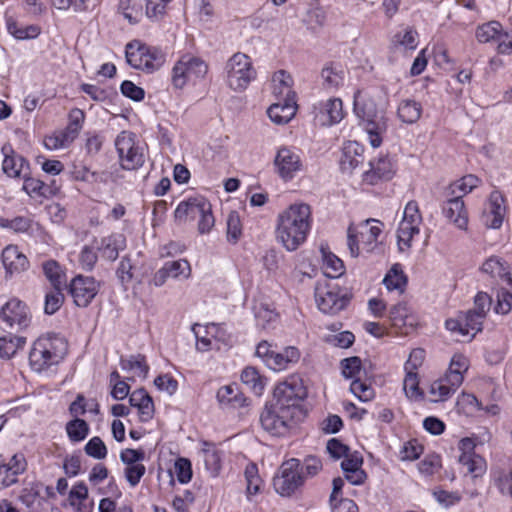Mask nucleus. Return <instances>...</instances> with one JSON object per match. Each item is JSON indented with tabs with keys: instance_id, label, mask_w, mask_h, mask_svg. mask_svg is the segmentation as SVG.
Instances as JSON below:
<instances>
[{
	"instance_id": "36",
	"label": "nucleus",
	"mask_w": 512,
	"mask_h": 512,
	"mask_svg": "<svg viewBox=\"0 0 512 512\" xmlns=\"http://www.w3.org/2000/svg\"><path fill=\"white\" fill-rule=\"evenodd\" d=\"M241 381L256 396L263 393L265 387V378L262 377L254 367H246L241 373Z\"/></svg>"
},
{
	"instance_id": "37",
	"label": "nucleus",
	"mask_w": 512,
	"mask_h": 512,
	"mask_svg": "<svg viewBox=\"0 0 512 512\" xmlns=\"http://www.w3.org/2000/svg\"><path fill=\"white\" fill-rule=\"evenodd\" d=\"M76 136L66 128L47 136L44 139V145L49 150H58L68 147Z\"/></svg>"
},
{
	"instance_id": "43",
	"label": "nucleus",
	"mask_w": 512,
	"mask_h": 512,
	"mask_svg": "<svg viewBox=\"0 0 512 512\" xmlns=\"http://www.w3.org/2000/svg\"><path fill=\"white\" fill-rule=\"evenodd\" d=\"M66 432L72 442H80L84 440L89 433V426L83 419H72L66 424Z\"/></svg>"
},
{
	"instance_id": "49",
	"label": "nucleus",
	"mask_w": 512,
	"mask_h": 512,
	"mask_svg": "<svg viewBox=\"0 0 512 512\" xmlns=\"http://www.w3.org/2000/svg\"><path fill=\"white\" fill-rule=\"evenodd\" d=\"M62 289L63 287H53V289L46 294L44 305L46 314L52 315L62 306L64 302Z\"/></svg>"
},
{
	"instance_id": "50",
	"label": "nucleus",
	"mask_w": 512,
	"mask_h": 512,
	"mask_svg": "<svg viewBox=\"0 0 512 512\" xmlns=\"http://www.w3.org/2000/svg\"><path fill=\"white\" fill-rule=\"evenodd\" d=\"M457 406L459 410L463 411L467 415L483 409L482 403L475 395L464 392L459 395L457 399Z\"/></svg>"
},
{
	"instance_id": "38",
	"label": "nucleus",
	"mask_w": 512,
	"mask_h": 512,
	"mask_svg": "<svg viewBox=\"0 0 512 512\" xmlns=\"http://www.w3.org/2000/svg\"><path fill=\"white\" fill-rule=\"evenodd\" d=\"M8 32L18 40L34 39L40 34V27L37 25L19 26L13 19L7 20Z\"/></svg>"
},
{
	"instance_id": "59",
	"label": "nucleus",
	"mask_w": 512,
	"mask_h": 512,
	"mask_svg": "<svg viewBox=\"0 0 512 512\" xmlns=\"http://www.w3.org/2000/svg\"><path fill=\"white\" fill-rule=\"evenodd\" d=\"M86 454L95 459H104L107 455V448L102 439L98 436L92 437L85 445Z\"/></svg>"
},
{
	"instance_id": "55",
	"label": "nucleus",
	"mask_w": 512,
	"mask_h": 512,
	"mask_svg": "<svg viewBox=\"0 0 512 512\" xmlns=\"http://www.w3.org/2000/svg\"><path fill=\"white\" fill-rule=\"evenodd\" d=\"M403 389L406 396L410 399H418L421 396L417 373L414 372V370H406V376L403 381Z\"/></svg>"
},
{
	"instance_id": "2",
	"label": "nucleus",
	"mask_w": 512,
	"mask_h": 512,
	"mask_svg": "<svg viewBox=\"0 0 512 512\" xmlns=\"http://www.w3.org/2000/svg\"><path fill=\"white\" fill-rule=\"evenodd\" d=\"M312 226V210L306 203H294L281 211L276 219V240L289 252L296 251L307 240Z\"/></svg>"
},
{
	"instance_id": "56",
	"label": "nucleus",
	"mask_w": 512,
	"mask_h": 512,
	"mask_svg": "<svg viewBox=\"0 0 512 512\" xmlns=\"http://www.w3.org/2000/svg\"><path fill=\"white\" fill-rule=\"evenodd\" d=\"M497 303L494 310L497 314L505 315L510 312L512 308V289L509 287H502L496 295Z\"/></svg>"
},
{
	"instance_id": "15",
	"label": "nucleus",
	"mask_w": 512,
	"mask_h": 512,
	"mask_svg": "<svg viewBox=\"0 0 512 512\" xmlns=\"http://www.w3.org/2000/svg\"><path fill=\"white\" fill-rule=\"evenodd\" d=\"M99 291V283L93 277L78 275L70 283L69 292L78 307H87Z\"/></svg>"
},
{
	"instance_id": "35",
	"label": "nucleus",
	"mask_w": 512,
	"mask_h": 512,
	"mask_svg": "<svg viewBox=\"0 0 512 512\" xmlns=\"http://www.w3.org/2000/svg\"><path fill=\"white\" fill-rule=\"evenodd\" d=\"M399 119L407 124H413L418 121L422 113V106L415 100H403L398 106Z\"/></svg>"
},
{
	"instance_id": "7",
	"label": "nucleus",
	"mask_w": 512,
	"mask_h": 512,
	"mask_svg": "<svg viewBox=\"0 0 512 512\" xmlns=\"http://www.w3.org/2000/svg\"><path fill=\"white\" fill-rule=\"evenodd\" d=\"M382 223L375 219H368L357 226H349L347 245L352 257H357L360 249L372 252L378 245V237L382 232Z\"/></svg>"
},
{
	"instance_id": "47",
	"label": "nucleus",
	"mask_w": 512,
	"mask_h": 512,
	"mask_svg": "<svg viewBox=\"0 0 512 512\" xmlns=\"http://www.w3.org/2000/svg\"><path fill=\"white\" fill-rule=\"evenodd\" d=\"M43 272L50 281L52 287H63L65 284V274L59 264L54 260L43 263Z\"/></svg>"
},
{
	"instance_id": "4",
	"label": "nucleus",
	"mask_w": 512,
	"mask_h": 512,
	"mask_svg": "<svg viewBox=\"0 0 512 512\" xmlns=\"http://www.w3.org/2000/svg\"><path fill=\"white\" fill-rule=\"evenodd\" d=\"M68 345L63 337L48 334L39 337L29 353V363L36 372H42L57 365L66 355Z\"/></svg>"
},
{
	"instance_id": "13",
	"label": "nucleus",
	"mask_w": 512,
	"mask_h": 512,
	"mask_svg": "<svg viewBox=\"0 0 512 512\" xmlns=\"http://www.w3.org/2000/svg\"><path fill=\"white\" fill-rule=\"evenodd\" d=\"M299 461L290 459L281 466V475L274 478V488L281 496L292 495L303 483Z\"/></svg>"
},
{
	"instance_id": "46",
	"label": "nucleus",
	"mask_w": 512,
	"mask_h": 512,
	"mask_svg": "<svg viewBox=\"0 0 512 512\" xmlns=\"http://www.w3.org/2000/svg\"><path fill=\"white\" fill-rule=\"evenodd\" d=\"M459 462L465 466L467 472L473 474L474 477L480 476L485 471V461L479 455L462 453L459 456Z\"/></svg>"
},
{
	"instance_id": "64",
	"label": "nucleus",
	"mask_w": 512,
	"mask_h": 512,
	"mask_svg": "<svg viewBox=\"0 0 512 512\" xmlns=\"http://www.w3.org/2000/svg\"><path fill=\"white\" fill-rule=\"evenodd\" d=\"M205 326L195 324L192 327L194 335L196 337V348L198 351L206 352L212 349V337L204 332Z\"/></svg>"
},
{
	"instance_id": "51",
	"label": "nucleus",
	"mask_w": 512,
	"mask_h": 512,
	"mask_svg": "<svg viewBox=\"0 0 512 512\" xmlns=\"http://www.w3.org/2000/svg\"><path fill=\"white\" fill-rule=\"evenodd\" d=\"M493 481L501 495L512 499V468L509 471L498 472Z\"/></svg>"
},
{
	"instance_id": "53",
	"label": "nucleus",
	"mask_w": 512,
	"mask_h": 512,
	"mask_svg": "<svg viewBox=\"0 0 512 512\" xmlns=\"http://www.w3.org/2000/svg\"><path fill=\"white\" fill-rule=\"evenodd\" d=\"M242 235L240 216L236 211H231L227 217V239L236 243Z\"/></svg>"
},
{
	"instance_id": "17",
	"label": "nucleus",
	"mask_w": 512,
	"mask_h": 512,
	"mask_svg": "<svg viewBox=\"0 0 512 512\" xmlns=\"http://www.w3.org/2000/svg\"><path fill=\"white\" fill-rule=\"evenodd\" d=\"M315 300L319 310L326 314H335L346 306V299L340 297L336 287L318 284L315 288Z\"/></svg>"
},
{
	"instance_id": "44",
	"label": "nucleus",
	"mask_w": 512,
	"mask_h": 512,
	"mask_svg": "<svg viewBox=\"0 0 512 512\" xmlns=\"http://www.w3.org/2000/svg\"><path fill=\"white\" fill-rule=\"evenodd\" d=\"M119 9L124 18L131 24L139 22L142 17V4L140 0H120Z\"/></svg>"
},
{
	"instance_id": "26",
	"label": "nucleus",
	"mask_w": 512,
	"mask_h": 512,
	"mask_svg": "<svg viewBox=\"0 0 512 512\" xmlns=\"http://www.w3.org/2000/svg\"><path fill=\"white\" fill-rule=\"evenodd\" d=\"M292 77L284 70L274 73L272 78V92L276 100H296V94L292 90Z\"/></svg>"
},
{
	"instance_id": "9",
	"label": "nucleus",
	"mask_w": 512,
	"mask_h": 512,
	"mask_svg": "<svg viewBox=\"0 0 512 512\" xmlns=\"http://www.w3.org/2000/svg\"><path fill=\"white\" fill-rule=\"evenodd\" d=\"M422 215L416 201H409L403 211V218L397 230V242L401 251L411 247L412 239L420 232Z\"/></svg>"
},
{
	"instance_id": "29",
	"label": "nucleus",
	"mask_w": 512,
	"mask_h": 512,
	"mask_svg": "<svg viewBox=\"0 0 512 512\" xmlns=\"http://www.w3.org/2000/svg\"><path fill=\"white\" fill-rule=\"evenodd\" d=\"M23 186L22 189L30 197H42L49 198L58 193V188L52 189L49 184H45L43 181L29 177L28 172L23 174Z\"/></svg>"
},
{
	"instance_id": "28",
	"label": "nucleus",
	"mask_w": 512,
	"mask_h": 512,
	"mask_svg": "<svg viewBox=\"0 0 512 512\" xmlns=\"http://www.w3.org/2000/svg\"><path fill=\"white\" fill-rule=\"evenodd\" d=\"M300 353L296 347H286L282 352L274 351V354L266 360V365L274 371L287 369L290 364L298 362Z\"/></svg>"
},
{
	"instance_id": "45",
	"label": "nucleus",
	"mask_w": 512,
	"mask_h": 512,
	"mask_svg": "<svg viewBox=\"0 0 512 512\" xmlns=\"http://www.w3.org/2000/svg\"><path fill=\"white\" fill-rule=\"evenodd\" d=\"M393 43L405 50H415L418 46V33L415 29L406 27L394 35Z\"/></svg>"
},
{
	"instance_id": "52",
	"label": "nucleus",
	"mask_w": 512,
	"mask_h": 512,
	"mask_svg": "<svg viewBox=\"0 0 512 512\" xmlns=\"http://www.w3.org/2000/svg\"><path fill=\"white\" fill-rule=\"evenodd\" d=\"M88 498V488L84 482L75 484L69 492L68 501L76 511L82 510V503Z\"/></svg>"
},
{
	"instance_id": "8",
	"label": "nucleus",
	"mask_w": 512,
	"mask_h": 512,
	"mask_svg": "<svg viewBox=\"0 0 512 512\" xmlns=\"http://www.w3.org/2000/svg\"><path fill=\"white\" fill-rule=\"evenodd\" d=\"M208 72L207 63L199 57L183 55L172 70V84L182 89L188 82L203 79Z\"/></svg>"
},
{
	"instance_id": "39",
	"label": "nucleus",
	"mask_w": 512,
	"mask_h": 512,
	"mask_svg": "<svg viewBox=\"0 0 512 512\" xmlns=\"http://www.w3.org/2000/svg\"><path fill=\"white\" fill-rule=\"evenodd\" d=\"M392 325L395 327L413 326L414 318L410 315L409 308L404 303L394 305L389 312Z\"/></svg>"
},
{
	"instance_id": "33",
	"label": "nucleus",
	"mask_w": 512,
	"mask_h": 512,
	"mask_svg": "<svg viewBox=\"0 0 512 512\" xmlns=\"http://www.w3.org/2000/svg\"><path fill=\"white\" fill-rule=\"evenodd\" d=\"M458 388L459 387L452 386V381L445 375L431 384L429 389V394L432 396L431 401H445L454 394Z\"/></svg>"
},
{
	"instance_id": "6",
	"label": "nucleus",
	"mask_w": 512,
	"mask_h": 512,
	"mask_svg": "<svg viewBox=\"0 0 512 512\" xmlns=\"http://www.w3.org/2000/svg\"><path fill=\"white\" fill-rule=\"evenodd\" d=\"M174 215L180 223L198 219L200 234L209 233L215 223L211 204L203 196H193L181 201Z\"/></svg>"
},
{
	"instance_id": "25",
	"label": "nucleus",
	"mask_w": 512,
	"mask_h": 512,
	"mask_svg": "<svg viewBox=\"0 0 512 512\" xmlns=\"http://www.w3.org/2000/svg\"><path fill=\"white\" fill-rule=\"evenodd\" d=\"M296 100H277L267 110V114L272 122L282 125L288 123L296 113Z\"/></svg>"
},
{
	"instance_id": "41",
	"label": "nucleus",
	"mask_w": 512,
	"mask_h": 512,
	"mask_svg": "<svg viewBox=\"0 0 512 512\" xmlns=\"http://www.w3.org/2000/svg\"><path fill=\"white\" fill-rule=\"evenodd\" d=\"M123 242L122 236H109L101 240L98 249L101 256L109 261H114L118 257L120 244Z\"/></svg>"
},
{
	"instance_id": "42",
	"label": "nucleus",
	"mask_w": 512,
	"mask_h": 512,
	"mask_svg": "<svg viewBox=\"0 0 512 512\" xmlns=\"http://www.w3.org/2000/svg\"><path fill=\"white\" fill-rule=\"evenodd\" d=\"M121 368L125 371L133 372L134 375L145 378L149 367L142 355L130 356L127 359H121Z\"/></svg>"
},
{
	"instance_id": "48",
	"label": "nucleus",
	"mask_w": 512,
	"mask_h": 512,
	"mask_svg": "<svg viewBox=\"0 0 512 512\" xmlns=\"http://www.w3.org/2000/svg\"><path fill=\"white\" fill-rule=\"evenodd\" d=\"M170 278L183 277L188 279L191 276V266L186 259L167 261L164 263Z\"/></svg>"
},
{
	"instance_id": "63",
	"label": "nucleus",
	"mask_w": 512,
	"mask_h": 512,
	"mask_svg": "<svg viewBox=\"0 0 512 512\" xmlns=\"http://www.w3.org/2000/svg\"><path fill=\"white\" fill-rule=\"evenodd\" d=\"M175 473L177 476V480L182 483H188L192 478V468L191 463L186 458H179L176 460L175 465Z\"/></svg>"
},
{
	"instance_id": "30",
	"label": "nucleus",
	"mask_w": 512,
	"mask_h": 512,
	"mask_svg": "<svg viewBox=\"0 0 512 512\" xmlns=\"http://www.w3.org/2000/svg\"><path fill=\"white\" fill-rule=\"evenodd\" d=\"M345 71L340 65L328 64L321 70L322 86L327 90H337L344 83Z\"/></svg>"
},
{
	"instance_id": "1",
	"label": "nucleus",
	"mask_w": 512,
	"mask_h": 512,
	"mask_svg": "<svg viewBox=\"0 0 512 512\" xmlns=\"http://www.w3.org/2000/svg\"><path fill=\"white\" fill-rule=\"evenodd\" d=\"M305 397L306 389L298 378L278 384L274 389L273 400L265 405L260 415L262 428L277 437L288 434L305 416L302 406Z\"/></svg>"
},
{
	"instance_id": "61",
	"label": "nucleus",
	"mask_w": 512,
	"mask_h": 512,
	"mask_svg": "<svg viewBox=\"0 0 512 512\" xmlns=\"http://www.w3.org/2000/svg\"><path fill=\"white\" fill-rule=\"evenodd\" d=\"M350 391L361 401L366 402L371 400L374 397L373 388L362 382L360 378H357L352 381L350 385Z\"/></svg>"
},
{
	"instance_id": "34",
	"label": "nucleus",
	"mask_w": 512,
	"mask_h": 512,
	"mask_svg": "<svg viewBox=\"0 0 512 512\" xmlns=\"http://www.w3.org/2000/svg\"><path fill=\"white\" fill-rule=\"evenodd\" d=\"M26 344V337L8 334L0 337V358L10 359Z\"/></svg>"
},
{
	"instance_id": "11",
	"label": "nucleus",
	"mask_w": 512,
	"mask_h": 512,
	"mask_svg": "<svg viewBox=\"0 0 512 512\" xmlns=\"http://www.w3.org/2000/svg\"><path fill=\"white\" fill-rule=\"evenodd\" d=\"M484 318L471 310L446 320L445 326L457 340L470 341L482 330Z\"/></svg>"
},
{
	"instance_id": "23",
	"label": "nucleus",
	"mask_w": 512,
	"mask_h": 512,
	"mask_svg": "<svg viewBox=\"0 0 512 512\" xmlns=\"http://www.w3.org/2000/svg\"><path fill=\"white\" fill-rule=\"evenodd\" d=\"M2 262L9 274L20 273L28 268L27 257L15 245H8L2 251Z\"/></svg>"
},
{
	"instance_id": "14",
	"label": "nucleus",
	"mask_w": 512,
	"mask_h": 512,
	"mask_svg": "<svg viewBox=\"0 0 512 512\" xmlns=\"http://www.w3.org/2000/svg\"><path fill=\"white\" fill-rule=\"evenodd\" d=\"M274 165L278 175L285 181L294 178L295 174L302 169L300 155L290 147H280L274 159Z\"/></svg>"
},
{
	"instance_id": "16",
	"label": "nucleus",
	"mask_w": 512,
	"mask_h": 512,
	"mask_svg": "<svg viewBox=\"0 0 512 512\" xmlns=\"http://www.w3.org/2000/svg\"><path fill=\"white\" fill-rule=\"evenodd\" d=\"M314 120L321 126L339 123L343 116V104L340 98H330L313 105Z\"/></svg>"
},
{
	"instance_id": "22",
	"label": "nucleus",
	"mask_w": 512,
	"mask_h": 512,
	"mask_svg": "<svg viewBox=\"0 0 512 512\" xmlns=\"http://www.w3.org/2000/svg\"><path fill=\"white\" fill-rule=\"evenodd\" d=\"M4 160L2 162L3 172L12 178H22L29 170L28 161L19 154H16L11 147H4Z\"/></svg>"
},
{
	"instance_id": "24",
	"label": "nucleus",
	"mask_w": 512,
	"mask_h": 512,
	"mask_svg": "<svg viewBox=\"0 0 512 512\" xmlns=\"http://www.w3.org/2000/svg\"><path fill=\"white\" fill-rule=\"evenodd\" d=\"M364 147L356 141H349L343 147V154L340 160L341 169L344 172H351L364 161Z\"/></svg>"
},
{
	"instance_id": "20",
	"label": "nucleus",
	"mask_w": 512,
	"mask_h": 512,
	"mask_svg": "<svg viewBox=\"0 0 512 512\" xmlns=\"http://www.w3.org/2000/svg\"><path fill=\"white\" fill-rule=\"evenodd\" d=\"M26 460L22 454L13 455L9 462L0 465V490L18 481V476L26 470Z\"/></svg>"
},
{
	"instance_id": "10",
	"label": "nucleus",
	"mask_w": 512,
	"mask_h": 512,
	"mask_svg": "<svg viewBox=\"0 0 512 512\" xmlns=\"http://www.w3.org/2000/svg\"><path fill=\"white\" fill-rule=\"evenodd\" d=\"M115 147L122 169L135 170L144 164L142 148L136 145L131 133L121 132L115 140Z\"/></svg>"
},
{
	"instance_id": "58",
	"label": "nucleus",
	"mask_w": 512,
	"mask_h": 512,
	"mask_svg": "<svg viewBox=\"0 0 512 512\" xmlns=\"http://www.w3.org/2000/svg\"><path fill=\"white\" fill-rule=\"evenodd\" d=\"M247 482V491L249 494H256L260 489L261 479L258 474V468L255 463H249L244 471Z\"/></svg>"
},
{
	"instance_id": "57",
	"label": "nucleus",
	"mask_w": 512,
	"mask_h": 512,
	"mask_svg": "<svg viewBox=\"0 0 512 512\" xmlns=\"http://www.w3.org/2000/svg\"><path fill=\"white\" fill-rule=\"evenodd\" d=\"M342 374L345 378L357 379L361 374V359L359 357L345 358L341 361Z\"/></svg>"
},
{
	"instance_id": "3",
	"label": "nucleus",
	"mask_w": 512,
	"mask_h": 512,
	"mask_svg": "<svg viewBox=\"0 0 512 512\" xmlns=\"http://www.w3.org/2000/svg\"><path fill=\"white\" fill-rule=\"evenodd\" d=\"M354 112L360 119V125L368 135L373 148L382 143V135L387 130L385 110L378 107L375 99L363 91L354 94Z\"/></svg>"
},
{
	"instance_id": "32",
	"label": "nucleus",
	"mask_w": 512,
	"mask_h": 512,
	"mask_svg": "<svg viewBox=\"0 0 512 512\" xmlns=\"http://www.w3.org/2000/svg\"><path fill=\"white\" fill-rule=\"evenodd\" d=\"M469 362L468 359L462 354H455L449 365V369L445 374L452 381V386L460 387L463 383V374L468 370Z\"/></svg>"
},
{
	"instance_id": "31",
	"label": "nucleus",
	"mask_w": 512,
	"mask_h": 512,
	"mask_svg": "<svg viewBox=\"0 0 512 512\" xmlns=\"http://www.w3.org/2000/svg\"><path fill=\"white\" fill-rule=\"evenodd\" d=\"M147 49L148 47L139 41H132L126 45V60L130 66L135 69L145 70L147 66Z\"/></svg>"
},
{
	"instance_id": "62",
	"label": "nucleus",
	"mask_w": 512,
	"mask_h": 512,
	"mask_svg": "<svg viewBox=\"0 0 512 512\" xmlns=\"http://www.w3.org/2000/svg\"><path fill=\"white\" fill-rule=\"evenodd\" d=\"M478 183L479 179L476 176L472 174L466 175L450 186L451 193L456 195V192L460 191L463 194H467L477 187Z\"/></svg>"
},
{
	"instance_id": "27",
	"label": "nucleus",
	"mask_w": 512,
	"mask_h": 512,
	"mask_svg": "<svg viewBox=\"0 0 512 512\" xmlns=\"http://www.w3.org/2000/svg\"><path fill=\"white\" fill-rule=\"evenodd\" d=\"M482 271L492 278H499L502 284L512 289V274L504 261L496 256L487 259L482 265Z\"/></svg>"
},
{
	"instance_id": "12",
	"label": "nucleus",
	"mask_w": 512,
	"mask_h": 512,
	"mask_svg": "<svg viewBox=\"0 0 512 512\" xmlns=\"http://www.w3.org/2000/svg\"><path fill=\"white\" fill-rule=\"evenodd\" d=\"M0 319L8 328L22 331L30 325L31 315L27 305L14 298L2 307Z\"/></svg>"
},
{
	"instance_id": "19",
	"label": "nucleus",
	"mask_w": 512,
	"mask_h": 512,
	"mask_svg": "<svg viewBox=\"0 0 512 512\" xmlns=\"http://www.w3.org/2000/svg\"><path fill=\"white\" fill-rule=\"evenodd\" d=\"M444 216L457 228L466 230L468 227V212L465 208L462 195H455L443 203Z\"/></svg>"
},
{
	"instance_id": "60",
	"label": "nucleus",
	"mask_w": 512,
	"mask_h": 512,
	"mask_svg": "<svg viewBox=\"0 0 512 512\" xmlns=\"http://www.w3.org/2000/svg\"><path fill=\"white\" fill-rule=\"evenodd\" d=\"M324 267L326 275L331 278H337L344 272L343 261L333 254L325 256Z\"/></svg>"
},
{
	"instance_id": "21",
	"label": "nucleus",
	"mask_w": 512,
	"mask_h": 512,
	"mask_svg": "<svg viewBox=\"0 0 512 512\" xmlns=\"http://www.w3.org/2000/svg\"><path fill=\"white\" fill-rule=\"evenodd\" d=\"M370 167V170L363 175V181L370 185L392 179L395 172L391 160L387 157H381L377 161L370 162Z\"/></svg>"
},
{
	"instance_id": "5",
	"label": "nucleus",
	"mask_w": 512,
	"mask_h": 512,
	"mask_svg": "<svg viewBox=\"0 0 512 512\" xmlns=\"http://www.w3.org/2000/svg\"><path fill=\"white\" fill-rule=\"evenodd\" d=\"M256 78L257 70L247 54L236 52L226 61L225 83L234 92H244Z\"/></svg>"
},
{
	"instance_id": "54",
	"label": "nucleus",
	"mask_w": 512,
	"mask_h": 512,
	"mask_svg": "<svg viewBox=\"0 0 512 512\" xmlns=\"http://www.w3.org/2000/svg\"><path fill=\"white\" fill-rule=\"evenodd\" d=\"M384 285L388 290H403L406 284V277L402 271H399L397 266H393L387 273L383 280Z\"/></svg>"
},
{
	"instance_id": "18",
	"label": "nucleus",
	"mask_w": 512,
	"mask_h": 512,
	"mask_svg": "<svg viewBox=\"0 0 512 512\" xmlns=\"http://www.w3.org/2000/svg\"><path fill=\"white\" fill-rule=\"evenodd\" d=\"M506 207L504 205V197L499 191H493L485 205L482 220L483 223L493 229H497L502 225Z\"/></svg>"
},
{
	"instance_id": "40",
	"label": "nucleus",
	"mask_w": 512,
	"mask_h": 512,
	"mask_svg": "<svg viewBox=\"0 0 512 512\" xmlns=\"http://www.w3.org/2000/svg\"><path fill=\"white\" fill-rule=\"evenodd\" d=\"M503 32L502 25L498 21H490L478 26L476 38L481 43L496 41Z\"/></svg>"
}]
</instances>
